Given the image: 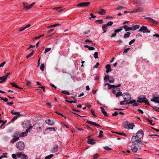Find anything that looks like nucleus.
<instances>
[{
  "label": "nucleus",
  "mask_w": 159,
  "mask_h": 159,
  "mask_svg": "<svg viewBox=\"0 0 159 159\" xmlns=\"http://www.w3.org/2000/svg\"><path fill=\"white\" fill-rule=\"evenodd\" d=\"M138 99L139 100L137 101V102L139 103L144 102L146 104L150 106V104L148 102V100L145 96H143L142 97H139L138 98Z\"/></svg>",
  "instance_id": "obj_1"
},
{
  "label": "nucleus",
  "mask_w": 159,
  "mask_h": 159,
  "mask_svg": "<svg viewBox=\"0 0 159 159\" xmlns=\"http://www.w3.org/2000/svg\"><path fill=\"white\" fill-rule=\"evenodd\" d=\"M16 147L19 150H23L25 148V144L23 142H19L16 143Z\"/></svg>",
  "instance_id": "obj_2"
},
{
  "label": "nucleus",
  "mask_w": 159,
  "mask_h": 159,
  "mask_svg": "<svg viewBox=\"0 0 159 159\" xmlns=\"http://www.w3.org/2000/svg\"><path fill=\"white\" fill-rule=\"evenodd\" d=\"M104 86L105 87V89H108L113 88V89L116 88V87H120V84H119L118 85L115 86L114 85H111L108 83H106L104 84Z\"/></svg>",
  "instance_id": "obj_3"
},
{
  "label": "nucleus",
  "mask_w": 159,
  "mask_h": 159,
  "mask_svg": "<svg viewBox=\"0 0 159 159\" xmlns=\"http://www.w3.org/2000/svg\"><path fill=\"white\" fill-rule=\"evenodd\" d=\"M139 32H142L143 33H150V31L148 30L147 27L145 26H142L140 27L139 30Z\"/></svg>",
  "instance_id": "obj_4"
},
{
  "label": "nucleus",
  "mask_w": 159,
  "mask_h": 159,
  "mask_svg": "<svg viewBox=\"0 0 159 159\" xmlns=\"http://www.w3.org/2000/svg\"><path fill=\"white\" fill-rule=\"evenodd\" d=\"M90 4L89 2H81L77 4L76 5L77 7H88Z\"/></svg>",
  "instance_id": "obj_5"
},
{
  "label": "nucleus",
  "mask_w": 159,
  "mask_h": 159,
  "mask_svg": "<svg viewBox=\"0 0 159 159\" xmlns=\"http://www.w3.org/2000/svg\"><path fill=\"white\" fill-rule=\"evenodd\" d=\"M10 75V74L8 73L6 75L0 77V83H1L5 82Z\"/></svg>",
  "instance_id": "obj_6"
},
{
  "label": "nucleus",
  "mask_w": 159,
  "mask_h": 159,
  "mask_svg": "<svg viewBox=\"0 0 159 159\" xmlns=\"http://www.w3.org/2000/svg\"><path fill=\"white\" fill-rule=\"evenodd\" d=\"M43 125L42 124L40 123H36L33 126V127H34V129H38V128L39 129H41V127L43 126Z\"/></svg>",
  "instance_id": "obj_7"
},
{
  "label": "nucleus",
  "mask_w": 159,
  "mask_h": 159,
  "mask_svg": "<svg viewBox=\"0 0 159 159\" xmlns=\"http://www.w3.org/2000/svg\"><path fill=\"white\" fill-rule=\"evenodd\" d=\"M143 133L142 129L139 130L136 134L137 137L139 138L140 137H143Z\"/></svg>",
  "instance_id": "obj_8"
},
{
  "label": "nucleus",
  "mask_w": 159,
  "mask_h": 159,
  "mask_svg": "<svg viewBox=\"0 0 159 159\" xmlns=\"http://www.w3.org/2000/svg\"><path fill=\"white\" fill-rule=\"evenodd\" d=\"M124 100L127 101L130 100L131 98V97L130 94L128 93H125L123 97Z\"/></svg>",
  "instance_id": "obj_9"
},
{
  "label": "nucleus",
  "mask_w": 159,
  "mask_h": 159,
  "mask_svg": "<svg viewBox=\"0 0 159 159\" xmlns=\"http://www.w3.org/2000/svg\"><path fill=\"white\" fill-rule=\"evenodd\" d=\"M87 123L91 125H93L94 126H97V127H101V126L99 124H97L95 122H92L89 120H87Z\"/></svg>",
  "instance_id": "obj_10"
},
{
  "label": "nucleus",
  "mask_w": 159,
  "mask_h": 159,
  "mask_svg": "<svg viewBox=\"0 0 159 159\" xmlns=\"http://www.w3.org/2000/svg\"><path fill=\"white\" fill-rule=\"evenodd\" d=\"M159 95H157L156 97L154 96L153 98L151 99V101L156 102L157 103H159Z\"/></svg>",
  "instance_id": "obj_11"
},
{
  "label": "nucleus",
  "mask_w": 159,
  "mask_h": 159,
  "mask_svg": "<svg viewBox=\"0 0 159 159\" xmlns=\"http://www.w3.org/2000/svg\"><path fill=\"white\" fill-rule=\"evenodd\" d=\"M45 122L46 124L51 126H52L54 124V122H53V121L50 119L47 120Z\"/></svg>",
  "instance_id": "obj_12"
},
{
  "label": "nucleus",
  "mask_w": 159,
  "mask_h": 159,
  "mask_svg": "<svg viewBox=\"0 0 159 159\" xmlns=\"http://www.w3.org/2000/svg\"><path fill=\"white\" fill-rule=\"evenodd\" d=\"M146 19H147L149 21L153 24L157 23V21L149 17L146 18Z\"/></svg>",
  "instance_id": "obj_13"
},
{
  "label": "nucleus",
  "mask_w": 159,
  "mask_h": 159,
  "mask_svg": "<svg viewBox=\"0 0 159 159\" xmlns=\"http://www.w3.org/2000/svg\"><path fill=\"white\" fill-rule=\"evenodd\" d=\"M106 68L107 69L106 71V73H109L111 70V65L110 64L107 65L106 67Z\"/></svg>",
  "instance_id": "obj_14"
},
{
  "label": "nucleus",
  "mask_w": 159,
  "mask_h": 159,
  "mask_svg": "<svg viewBox=\"0 0 159 159\" xmlns=\"http://www.w3.org/2000/svg\"><path fill=\"white\" fill-rule=\"evenodd\" d=\"M133 1L136 3L142 4L145 2V0H133Z\"/></svg>",
  "instance_id": "obj_15"
},
{
  "label": "nucleus",
  "mask_w": 159,
  "mask_h": 159,
  "mask_svg": "<svg viewBox=\"0 0 159 159\" xmlns=\"http://www.w3.org/2000/svg\"><path fill=\"white\" fill-rule=\"evenodd\" d=\"M123 28L126 31L132 30V27H128L127 25L124 26Z\"/></svg>",
  "instance_id": "obj_16"
},
{
  "label": "nucleus",
  "mask_w": 159,
  "mask_h": 159,
  "mask_svg": "<svg viewBox=\"0 0 159 159\" xmlns=\"http://www.w3.org/2000/svg\"><path fill=\"white\" fill-rule=\"evenodd\" d=\"M98 14L100 15H102L106 13V10L103 9H100V11L98 12Z\"/></svg>",
  "instance_id": "obj_17"
},
{
  "label": "nucleus",
  "mask_w": 159,
  "mask_h": 159,
  "mask_svg": "<svg viewBox=\"0 0 159 159\" xmlns=\"http://www.w3.org/2000/svg\"><path fill=\"white\" fill-rule=\"evenodd\" d=\"M11 113L12 114L16 115L18 116H20L21 115L20 113L19 112H15L14 110H12L11 111Z\"/></svg>",
  "instance_id": "obj_18"
},
{
  "label": "nucleus",
  "mask_w": 159,
  "mask_h": 159,
  "mask_svg": "<svg viewBox=\"0 0 159 159\" xmlns=\"http://www.w3.org/2000/svg\"><path fill=\"white\" fill-rule=\"evenodd\" d=\"M140 142H141V137H139V138H138L137 139L134 140V142H133V143H134V145H136L138 143H139Z\"/></svg>",
  "instance_id": "obj_19"
},
{
  "label": "nucleus",
  "mask_w": 159,
  "mask_h": 159,
  "mask_svg": "<svg viewBox=\"0 0 159 159\" xmlns=\"http://www.w3.org/2000/svg\"><path fill=\"white\" fill-rule=\"evenodd\" d=\"M137 12H141L143 11V8L141 7H137L136 8Z\"/></svg>",
  "instance_id": "obj_20"
},
{
  "label": "nucleus",
  "mask_w": 159,
  "mask_h": 159,
  "mask_svg": "<svg viewBox=\"0 0 159 159\" xmlns=\"http://www.w3.org/2000/svg\"><path fill=\"white\" fill-rule=\"evenodd\" d=\"M93 141V139H89V140H88V143L91 145H94L96 143Z\"/></svg>",
  "instance_id": "obj_21"
},
{
  "label": "nucleus",
  "mask_w": 159,
  "mask_h": 159,
  "mask_svg": "<svg viewBox=\"0 0 159 159\" xmlns=\"http://www.w3.org/2000/svg\"><path fill=\"white\" fill-rule=\"evenodd\" d=\"M100 108L101 109V111L102 113H103L104 116H108L107 112L106 111H105L104 108L102 107H101Z\"/></svg>",
  "instance_id": "obj_22"
},
{
  "label": "nucleus",
  "mask_w": 159,
  "mask_h": 159,
  "mask_svg": "<svg viewBox=\"0 0 159 159\" xmlns=\"http://www.w3.org/2000/svg\"><path fill=\"white\" fill-rule=\"evenodd\" d=\"M11 84L12 86L15 87L16 88L19 89H23L19 87L15 83H11Z\"/></svg>",
  "instance_id": "obj_23"
},
{
  "label": "nucleus",
  "mask_w": 159,
  "mask_h": 159,
  "mask_svg": "<svg viewBox=\"0 0 159 159\" xmlns=\"http://www.w3.org/2000/svg\"><path fill=\"white\" fill-rule=\"evenodd\" d=\"M128 121H126L123 124V127L126 129H128Z\"/></svg>",
  "instance_id": "obj_24"
},
{
  "label": "nucleus",
  "mask_w": 159,
  "mask_h": 159,
  "mask_svg": "<svg viewBox=\"0 0 159 159\" xmlns=\"http://www.w3.org/2000/svg\"><path fill=\"white\" fill-rule=\"evenodd\" d=\"M59 146L57 145H55L52 149V152H57L58 150Z\"/></svg>",
  "instance_id": "obj_25"
},
{
  "label": "nucleus",
  "mask_w": 159,
  "mask_h": 159,
  "mask_svg": "<svg viewBox=\"0 0 159 159\" xmlns=\"http://www.w3.org/2000/svg\"><path fill=\"white\" fill-rule=\"evenodd\" d=\"M131 150L134 152H136L138 151V148L134 146V147H131Z\"/></svg>",
  "instance_id": "obj_26"
},
{
  "label": "nucleus",
  "mask_w": 159,
  "mask_h": 159,
  "mask_svg": "<svg viewBox=\"0 0 159 159\" xmlns=\"http://www.w3.org/2000/svg\"><path fill=\"white\" fill-rule=\"evenodd\" d=\"M84 47L86 48H88L89 50H93L95 49V48L91 46H89L88 45H85L84 46Z\"/></svg>",
  "instance_id": "obj_27"
},
{
  "label": "nucleus",
  "mask_w": 159,
  "mask_h": 159,
  "mask_svg": "<svg viewBox=\"0 0 159 159\" xmlns=\"http://www.w3.org/2000/svg\"><path fill=\"white\" fill-rule=\"evenodd\" d=\"M135 125L134 124L131 123H130L128 125V128L129 129H133V127Z\"/></svg>",
  "instance_id": "obj_28"
},
{
  "label": "nucleus",
  "mask_w": 159,
  "mask_h": 159,
  "mask_svg": "<svg viewBox=\"0 0 159 159\" xmlns=\"http://www.w3.org/2000/svg\"><path fill=\"white\" fill-rule=\"evenodd\" d=\"M131 34L130 32H128L125 33L124 36V37L126 39L128 38L129 37V36Z\"/></svg>",
  "instance_id": "obj_29"
},
{
  "label": "nucleus",
  "mask_w": 159,
  "mask_h": 159,
  "mask_svg": "<svg viewBox=\"0 0 159 159\" xmlns=\"http://www.w3.org/2000/svg\"><path fill=\"white\" fill-rule=\"evenodd\" d=\"M27 2H24L23 3V6L25 10L29 9V6L27 5Z\"/></svg>",
  "instance_id": "obj_30"
},
{
  "label": "nucleus",
  "mask_w": 159,
  "mask_h": 159,
  "mask_svg": "<svg viewBox=\"0 0 159 159\" xmlns=\"http://www.w3.org/2000/svg\"><path fill=\"white\" fill-rule=\"evenodd\" d=\"M132 30H135L139 28V25H136L132 27Z\"/></svg>",
  "instance_id": "obj_31"
},
{
  "label": "nucleus",
  "mask_w": 159,
  "mask_h": 159,
  "mask_svg": "<svg viewBox=\"0 0 159 159\" xmlns=\"http://www.w3.org/2000/svg\"><path fill=\"white\" fill-rule=\"evenodd\" d=\"M19 139V137H17L16 138H14L13 139L11 140V143H14L17 140H18Z\"/></svg>",
  "instance_id": "obj_32"
},
{
  "label": "nucleus",
  "mask_w": 159,
  "mask_h": 159,
  "mask_svg": "<svg viewBox=\"0 0 159 159\" xmlns=\"http://www.w3.org/2000/svg\"><path fill=\"white\" fill-rule=\"evenodd\" d=\"M54 156L53 154H50L45 157V159H50Z\"/></svg>",
  "instance_id": "obj_33"
},
{
  "label": "nucleus",
  "mask_w": 159,
  "mask_h": 159,
  "mask_svg": "<svg viewBox=\"0 0 159 159\" xmlns=\"http://www.w3.org/2000/svg\"><path fill=\"white\" fill-rule=\"evenodd\" d=\"M61 92L62 93L66 94V95H69L70 94V93L68 91H66L65 90H63L61 91Z\"/></svg>",
  "instance_id": "obj_34"
},
{
  "label": "nucleus",
  "mask_w": 159,
  "mask_h": 159,
  "mask_svg": "<svg viewBox=\"0 0 159 159\" xmlns=\"http://www.w3.org/2000/svg\"><path fill=\"white\" fill-rule=\"evenodd\" d=\"M60 25V24L59 23L56 24H55L54 25H50L49 26H48V27L50 28H52V27H56V26H58V25Z\"/></svg>",
  "instance_id": "obj_35"
},
{
  "label": "nucleus",
  "mask_w": 159,
  "mask_h": 159,
  "mask_svg": "<svg viewBox=\"0 0 159 159\" xmlns=\"http://www.w3.org/2000/svg\"><path fill=\"white\" fill-rule=\"evenodd\" d=\"M33 128V126H30L29 128L27 129L25 131L26 133L28 134V132H29Z\"/></svg>",
  "instance_id": "obj_36"
},
{
  "label": "nucleus",
  "mask_w": 159,
  "mask_h": 159,
  "mask_svg": "<svg viewBox=\"0 0 159 159\" xmlns=\"http://www.w3.org/2000/svg\"><path fill=\"white\" fill-rule=\"evenodd\" d=\"M98 130L99 131V134L98 136V137L99 138H102L103 137L102 133H103V131L102 130H100V129H99Z\"/></svg>",
  "instance_id": "obj_37"
},
{
  "label": "nucleus",
  "mask_w": 159,
  "mask_h": 159,
  "mask_svg": "<svg viewBox=\"0 0 159 159\" xmlns=\"http://www.w3.org/2000/svg\"><path fill=\"white\" fill-rule=\"evenodd\" d=\"M28 156L25 154H24L23 156L21 157V159H28Z\"/></svg>",
  "instance_id": "obj_38"
},
{
  "label": "nucleus",
  "mask_w": 159,
  "mask_h": 159,
  "mask_svg": "<svg viewBox=\"0 0 159 159\" xmlns=\"http://www.w3.org/2000/svg\"><path fill=\"white\" fill-rule=\"evenodd\" d=\"M44 65L43 64H41V66L40 67V69L42 71H44Z\"/></svg>",
  "instance_id": "obj_39"
},
{
  "label": "nucleus",
  "mask_w": 159,
  "mask_h": 159,
  "mask_svg": "<svg viewBox=\"0 0 159 159\" xmlns=\"http://www.w3.org/2000/svg\"><path fill=\"white\" fill-rule=\"evenodd\" d=\"M49 130L50 131H56V129H55V128H52V127L47 128L46 129V130Z\"/></svg>",
  "instance_id": "obj_40"
},
{
  "label": "nucleus",
  "mask_w": 159,
  "mask_h": 159,
  "mask_svg": "<svg viewBox=\"0 0 159 159\" xmlns=\"http://www.w3.org/2000/svg\"><path fill=\"white\" fill-rule=\"evenodd\" d=\"M121 96H122V93L121 92H119L116 94V97H119Z\"/></svg>",
  "instance_id": "obj_41"
},
{
  "label": "nucleus",
  "mask_w": 159,
  "mask_h": 159,
  "mask_svg": "<svg viewBox=\"0 0 159 159\" xmlns=\"http://www.w3.org/2000/svg\"><path fill=\"white\" fill-rule=\"evenodd\" d=\"M108 81L110 83H113L114 82V79L112 77H110Z\"/></svg>",
  "instance_id": "obj_42"
},
{
  "label": "nucleus",
  "mask_w": 159,
  "mask_h": 159,
  "mask_svg": "<svg viewBox=\"0 0 159 159\" xmlns=\"http://www.w3.org/2000/svg\"><path fill=\"white\" fill-rule=\"evenodd\" d=\"M32 52L26 56L27 58H29V57L32 56L33 55L34 50H32Z\"/></svg>",
  "instance_id": "obj_43"
},
{
  "label": "nucleus",
  "mask_w": 159,
  "mask_h": 159,
  "mask_svg": "<svg viewBox=\"0 0 159 159\" xmlns=\"http://www.w3.org/2000/svg\"><path fill=\"white\" fill-rule=\"evenodd\" d=\"M107 26L106 24H104L102 26V28L103 30L104 31L103 33H105L106 32V31L105 30V29Z\"/></svg>",
  "instance_id": "obj_44"
},
{
  "label": "nucleus",
  "mask_w": 159,
  "mask_h": 159,
  "mask_svg": "<svg viewBox=\"0 0 159 159\" xmlns=\"http://www.w3.org/2000/svg\"><path fill=\"white\" fill-rule=\"evenodd\" d=\"M27 134L25 132H22L21 134L20 135V137H24V136H27Z\"/></svg>",
  "instance_id": "obj_45"
},
{
  "label": "nucleus",
  "mask_w": 159,
  "mask_h": 159,
  "mask_svg": "<svg viewBox=\"0 0 159 159\" xmlns=\"http://www.w3.org/2000/svg\"><path fill=\"white\" fill-rule=\"evenodd\" d=\"M94 57L95 59L98 58V53L96 52H94Z\"/></svg>",
  "instance_id": "obj_46"
},
{
  "label": "nucleus",
  "mask_w": 159,
  "mask_h": 159,
  "mask_svg": "<svg viewBox=\"0 0 159 159\" xmlns=\"http://www.w3.org/2000/svg\"><path fill=\"white\" fill-rule=\"evenodd\" d=\"M103 148L106 150H112V149L109 148L108 146H106L103 147Z\"/></svg>",
  "instance_id": "obj_47"
},
{
  "label": "nucleus",
  "mask_w": 159,
  "mask_h": 159,
  "mask_svg": "<svg viewBox=\"0 0 159 159\" xmlns=\"http://www.w3.org/2000/svg\"><path fill=\"white\" fill-rule=\"evenodd\" d=\"M152 108L154 110H155V111H157V112H158L159 111V107H156V106H154V107H152Z\"/></svg>",
  "instance_id": "obj_48"
},
{
  "label": "nucleus",
  "mask_w": 159,
  "mask_h": 159,
  "mask_svg": "<svg viewBox=\"0 0 159 159\" xmlns=\"http://www.w3.org/2000/svg\"><path fill=\"white\" fill-rule=\"evenodd\" d=\"M109 78L110 77H109V76L108 75H105L104 78V80L105 81H106L107 80H108V79H109Z\"/></svg>",
  "instance_id": "obj_49"
},
{
  "label": "nucleus",
  "mask_w": 159,
  "mask_h": 159,
  "mask_svg": "<svg viewBox=\"0 0 159 159\" xmlns=\"http://www.w3.org/2000/svg\"><path fill=\"white\" fill-rule=\"evenodd\" d=\"M51 49V48H45L44 53H46L48 52H49Z\"/></svg>",
  "instance_id": "obj_50"
},
{
  "label": "nucleus",
  "mask_w": 159,
  "mask_h": 159,
  "mask_svg": "<svg viewBox=\"0 0 159 159\" xmlns=\"http://www.w3.org/2000/svg\"><path fill=\"white\" fill-rule=\"evenodd\" d=\"M146 120L149 122L150 124L152 125H154L155 124V123L153 124L152 123V120H150L149 118H147L146 119Z\"/></svg>",
  "instance_id": "obj_51"
},
{
  "label": "nucleus",
  "mask_w": 159,
  "mask_h": 159,
  "mask_svg": "<svg viewBox=\"0 0 159 159\" xmlns=\"http://www.w3.org/2000/svg\"><path fill=\"white\" fill-rule=\"evenodd\" d=\"M0 98H1V100H3L5 102H7L8 101V99L6 98H4L2 97H0Z\"/></svg>",
  "instance_id": "obj_52"
},
{
  "label": "nucleus",
  "mask_w": 159,
  "mask_h": 159,
  "mask_svg": "<svg viewBox=\"0 0 159 159\" xmlns=\"http://www.w3.org/2000/svg\"><path fill=\"white\" fill-rule=\"evenodd\" d=\"M136 145H137L138 147L141 148L143 146V143L142 142H140V143H138Z\"/></svg>",
  "instance_id": "obj_53"
},
{
  "label": "nucleus",
  "mask_w": 159,
  "mask_h": 159,
  "mask_svg": "<svg viewBox=\"0 0 159 159\" xmlns=\"http://www.w3.org/2000/svg\"><path fill=\"white\" fill-rule=\"evenodd\" d=\"M24 154H23L22 152H20V153H18L17 154V156L18 157H20L21 158V157L23 156Z\"/></svg>",
  "instance_id": "obj_54"
},
{
  "label": "nucleus",
  "mask_w": 159,
  "mask_h": 159,
  "mask_svg": "<svg viewBox=\"0 0 159 159\" xmlns=\"http://www.w3.org/2000/svg\"><path fill=\"white\" fill-rule=\"evenodd\" d=\"M37 84L39 86H41V87L39 86V87L41 88L42 89H45L44 87H43V86H42L41 84L39 82H37Z\"/></svg>",
  "instance_id": "obj_55"
},
{
  "label": "nucleus",
  "mask_w": 159,
  "mask_h": 159,
  "mask_svg": "<svg viewBox=\"0 0 159 159\" xmlns=\"http://www.w3.org/2000/svg\"><path fill=\"white\" fill-rule=\"evenodd\" d=\"M113 23L112 21H110L108 22L106 25L107 26H111L113 25Z\"/></svg>",
  "instance_id": "obj_56"
},
{
  "label": "nucleus",
  "mask_w": 159,
  "mask_h": 159,
  "mask_svg": "<svg viewBox=\"0 0 159 159\" xmlns=\"http://www.w3.org/2000/svg\"><path fill=\"white\" fill-rule=\"evenodd\" d=\"M136 136H133L132 139H131V141H132V142L133 143V142H134V140L136 139Z\"/></svg>",
  "instance_id": "obj_57"
},
{
  "label": "nucleus",
  "mask_w": 159,
  "mask_h": 159,
  "mask_svg": "<svg viewBox=\"0 0 159 159\" xmlns=\"http://www.w3.org/2000/svg\"><path fill=\"white\" fill-rule=\"evenodd\" d=\"M26 84L28 86H30L31 85V83L30 81H28L27 80H26Z\"/></svg>",
  "instance_id": "obj_58"
},
{
  "label": "nucleus",
  "mask_w": 159,
  "mask_h": 159,
  "mask_svg": "<svg viewBox=\"0 0 159 159\" xmlns=\"http://www.w3.org/2000/svg\"><path fill=\"white\" fill-rule=\"evenodd\" d=\"M124 7L122 6H117L116 9L117 10H120L123 9L124 8Z\"/></svg>",
  "instance_id": "obj_59"
},
{
  "label": "nucleus",
  "mask_w": 159,
  "mask_h": 159,
  "mask_svg": "<svg viewBox=\"0 0 159 159\" xmlns=\"http://www.w3.org/2000/svg\"><path fill=\"white\" fill-rule=\"evenodd\" d=\"M95 22H98L99 23L102 24L103 23V20H97L95 21Z\"/></svg>",
  "instance_id": "obj_60"
},
{
  "label": "nucleus",
  "mask_w": 159,
  "mask_h": 159,
  "mask_svg": "<svg viewBox=\"0 0 159 159\" xmlns=\"http://www.w3.org/2000/svg\"><path fill=\"white\" fill-rule=\"evenodd\" d=\"M99 157V155L98 154H96L93 156L94 159H97Z\"/></svg>",
  "instance_id": "obj_61"
},
{
  "label": "nucleus",
  "mask_w": 159,
  "mask_h": 159,
  "mask_svg": "<svg viewBox=\"0 0 159 159\" xmlns=\"http://www.w3.org/2000/svg\"><path fill=\"white\" fill-rule=\"evenodd\" d=\"M122 30V28L117 29L115 30L114 32L115 33H118L121 30Z\"/></svg>",
  "instance_id": "obj_62"
},
{
  "label": "nucleus",
  "mask_w": 159,
  "mask_h": 159,
  "mask_svg": "<svg viewBox=\"0 0 159 159\" xmlns=\"http://www.w3.org/2000/svg\"><path fill=\"white\" fill-rule=\"evenodd\" d=\"M19 133L18 132V131L16 132L14 134V137H16L17 136H18L19 135Z\"/></svg>",
  "instance_id": "obj_63"
},
{
  "label": "nucleus",
  "mask_w": 159,
  "mask_h": 159,
  "mask_svg": "<svg viewBox=\"0 0 159 159\" xmlns=\"http://www.w3.org/2000/svg\"><path fill=\"white\" fill-rule=\"evenodd\" d=\"M12 157L14 159H17L16 156L15 154H13L12 155Z\"/></svg>",
  "instance_id": "obj_64"
}]
</instances>
